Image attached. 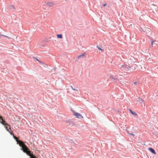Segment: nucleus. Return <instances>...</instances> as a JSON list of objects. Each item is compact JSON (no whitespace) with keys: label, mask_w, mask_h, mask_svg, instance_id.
I'll return each mask as SVG.
<instances>
[{"label":"nucleus","mask_w":158,"mask_h":158,"mask_svg":"<svg viewBox=\"0 0 158 158\" xmlns=\"http://www.w3.org/2000/svg\"><path fill=\"white\" fill-rule=\"evenodd\" d=\"M21 147L23 152L26 153L28 156H30L31 158L32 156H34L31 153L30 151L29 150V148L24 144Z\"/></svg>","instance_id":"obj_1"},{"label":"nucleus","mask_w":158,"mask_h":158,"mask_svg":"<svg viewBox=\"0 0 158 158\" xmlns=\"http://www.w3.org/2000/svg\"><path fill=\"white\" fill-rule=\"evenodd\" d=\"M10 134L11 135H13V137L14 138V139L16 140L17 143L19 144L20 146H22L24 144V143L22 141L18 140V138L14 135V134L12 132H11Z\"/></svg>","instance_id":"obj_2"},{"label":"nucleus","mask_w":158,"mask_h":158,"mask_svg":"<svg viewBox=\"0 0 158 158\" xmlns=\"http://www.w3.org/2000/svg\"><path fill=\"white\" fill-rule=\"evenodd\" d=\"M73 114L74 116L78 118H83V116L80 114L75 112H73Z\"/></svg>","instance_id":"obj_3"},{"label":"nucleus","mask_w":158,"mask_h":158,"mask_svg":"<svg viewBox=\"0 0 158 158\" xmlns=\"http://www.w3.org/2000/svg\"><path fill=\"white\" fill-rule=\"evenodd\" d=\"M5 125V127L6 130L10 133L11 132L9 131V129H10L11 131L10 126L7 123Z\"/></svg>","instance_id":"obj_4"},{"label":"nucleus","mask_w":158,"mask_h":158,"mask_svg":"<svg viewBox=\"0 0 158 158\" xmlns=\"http://www.w3.org/2000/svg\"><path fill=\"white\" fill-rule=\"evenodd\" d=\"M0 123L3 125H5L6 124H7L6 121L3 120V118L2 116H0Z\"/></svg>","instance_id":"obj_5"},{"label":"nucleus","mask_w":158,"mask_h":158,"mask_svg":"<svg viewBox=\"0 0 158 158\" xmlns=\"http://www.w3.org/2000/svg\"><path fill=\"white\" fill-rule=\"evenodd\" d=\"M128 110L133 115L135 116H137V114L135 112L132 111L131 109H129Z\"/></svg>","instance_id":"obj_6"},{"label":"nucleus","mask_w":158,"mask_h":158,"mask_svg":"<svg viewBox=\"0 0 158 158\" xmlns=\"http://www.w3.org/2000/svg\"><path fill=\"white\" fill-rule=\"evenodd\" d=\"M149 150L152 153H153V154H156V153L155 151V150L152 148H149Z\"/></svg>","instance_id":"obj_7"},{"label":"nucleus","mask_w":158,"mask_h":158,"mask_svg":"<svg viewBox=\"0 0 158 158\" xmlns=\"http://www.w3.org/2000/svg\"><path fill=\"white\" fill-rule=\"evenodd\" d=\"M110 79L112 81H113V80H118V81L119 80V79L117 78H114L112 76H110Z\"/></svg>","instance_id":"obj_8"},{"label":"nucleus","mask_w":158,"mask_h":158,"mask_svg":"<svg viewBox=\"0 0 158 158\" xmlns=\"http://www.w3.org/2000/svg\"><path fill=\"white\" fill-rule=\"evenodd\" d=\"M47 4L48 5V6L51 7V6H53L54 4L53 3H52V2H48V3H47Z\"/></svg>","instance_id":"obj_9"},{"label":"nucleus","mask_w":158,"mask_h":158,"mask_svg":"<svg viewBox=\"0 0 158 158\" xmlns=\"http://www.w3.org/2000/svg\"><path fill=\"white\" fill-rule=\"evenodd\" d=\"M57 37L58 38H62V35L61 34L57 35Z\"/></svg>","instance_id":"obj_10"},{"label":"nucleus","mask_w":158,"mask_h":158,"mask_svg":"<svg viewBox=\"0 0 158 158\" xmlns=\"http://www.w3.org/2000/svg\"><path fill=\"white\" fill-rule=\"evenodd\" d=\"M85 53L83 54H82V55H80V56H77V58L79 59L80 57H83L84 55H85Z\"/></svg>","instance_id":"obj_11"},{"label":"nucleus","mask_w":158,"mask_h":158,"mask_svg":"<svg viewBox=\"0 0 158 158\" xmlns=\"http://www.w3.org/2000/svg\"><path fill=\"white\" fill-rule=\"evenodd\" d=\"M138 101L140 103H142V102H143V99L140 98H139Z\"/></svg>","instance_id":"obj_12"},{"label":"nucleus","mask_w":158,"mask_h":158,"mask_svg":"<svg viewBox=\"0 0 158 158\" xmlns=\"http://www.w3.org/2000/svg\"><path fill=\"white\" fill-rule=\"evenodd\" d=\"M31 158H37V157L35 156H32Z\"/></svg>","instance_id":"obj_13"},{"label":"nucleus","mask_w":158,"mask_h":158,"mask_svg":"<svg viewBox=\"0 0 158 158\" xmlns=\"http://www.w3.org/2000/svg\"><path fill=\"white\" fill-rule=\"evenodd\" d=\"M97 47L98 48V49L99 50H102V51H103V50L101 48H100V47H98V46H97Z\"/></svg>","instance_id":"obj_14"},{"label":"nucleus","mask_w":158,"mask_h":158,"mask_svg":"<svg viewBox=\"0 0 158 158\" xmlns=\"http://www.w3.org/2000/svg\"><path fill=\"white\" fill-rule=\"evenodd\" d=\"M127 133H128L129 134H130V135H132L134 136V134H131V133H129L128 132V131H127Z\"/></svg>","instance_id":"obj_15"},{"label":"nucleus","mask_w":158,"mask_h":158,"mask_svg":"<svg viewBox=\"0 0 158 158\" xmlns=\"http://www.w3.org/2000/svg\"><path fill=\"white\" fill-rule=\"evenodd\" d=\"M36 60L38 61V62H40V61L38 60V59H37V58H35Z\"/></svg>","instance_id":"obj_16"},{"label":"nucleus","mask_w":158,"mask_h":158,"mask_svg":"<svg viewBox=\"0 0 158 158\" xmlns=\"http://www.w3.org/2000/svg\"><path fill=\"white\" fill-rule=\"evenodd\" d=\"M155 41H152V45H153V43L154 42H155Z\"/></svg>","instance_id":"obj_17"},{"label":"nucleus","mask_w":158,"mask_h":158,"mask_svg":"<svg viewBox=\"0 0 158 158\" xmlns=\"http://www.w3.org/2000/svg\"><path fill=\"white\" fill-rule=\"evenodd\" d=\"M106 5V4H104V5H103V6H105Z\"/></svg>","instance_id":"obj_18"},{"label":"nucleus","mask_w":158,"mask_h":158,"mask_svg":"<svg viewBox=\"0 0 158 158\" xmlns=\"http://www.w3.org/2000/svg\"><path fill=\"white\" fill-rule=\"evenodd\" d=\"M4 36L6 37H8L7 36H5V35H4Z\"/></svg>","instance_id":"obj_19"}]
</instances>
